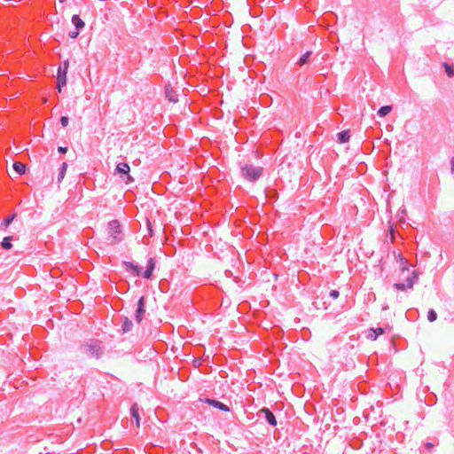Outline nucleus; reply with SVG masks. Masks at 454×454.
I'll use <instances>...</instances> for the list:
<instances>
[{"label": "nucleus", "mask_w": 454, "mask_h": 454, "mask_svg": "<svg viewBox=\"0 0 454 454\" xmlns=\"http://www.w3.org/2000/svg\"><path fill=\"white\" fill-rule=\"evenodd\" d=\"M80 348L82 353L97 359H98L104 353L102 341L94 339H90L84 342Z\"/></svg>", "instance_id": "obj_1"}, {"label": "nucleus", "mask_w": 454, "mask_h": 454, "mask_svg": "<svg viewBox=\"0 0 454 454\" xmlns=\"http://www.w3.org/2000/svg\"><path fill=\"white\" fill-rule=\"evenodd\" d=\"M263 173V168L253 164H245L240 168V176L248 182L257 181Z\"/></svg>", "instance_id": "obj_2"}, {"label": "nucleus", "mask_w": 454, "mask_h": 454, "mask_svg": "<svg viewBox=\"0 0 454 454\" xmlns=\"http://www.w3.org/2000/svg\"><path fill=\"white\" fill-rule=\"evenodd\" d=\"M108 230L111 239V244H117L122 239L121 225L117 220H113L108 223Z\"/></svg>", "instance_id": "obj_3"}, {"label": "nucleus", "mask_w": 454, "mask_h": 454, "mask_svg": "<svg viewBox=\"0 0 454 454\" xmlns=\"http://www.w3.org/2000/svg\"><path fill=\"white\" fill-rule=\"evenodd\" d=\"M418 279V274L416 273V271H412L404 283H395L393 287L398 291H406L408 289H412L414 285L417 283Z\"/></svg>", "instance_id": "obj_4"}, {"label": "nucleus", "mask_w": 454, "mask_h": 454, "mask_svg": "<svg viewBox=\"0 0 454 454\" xmlns=\"http://www.w3.org/2000/svg\"><path fill=\"white\" fill-rule=\"evenodd\" d=\"M129 166L126 162H121L116 166V172L120 175L121 179L129 184L133 181V178L129 175Z\"/></svg>", "instance_id": "obj_5"}, {"label": "nucleus", "mask_w": 454, "mask_h": 454, "mask_svg": "<svg viewBox=\"0 0 454 454\" xmlns=\"http://www.w3.org/2000/svg\"><path fill=\"white\" fill-rule=\"evenodd\" d=\"M145 313V298L141 296L137 301L136 309L135 319L137 323H141Z\"/></svg>", "instance_id": "obj_6"}, {"label": "nucleus", "mask_w": 454, "mask_h": 454, "mask_svg": "<svg viewBox=\"0 0 454 454\" xmlns=\"http://www.w3.org/2000/svg\"><path fill=\"white\" fill-rule=\"evenodd\" d=\"M123 265L125 270L133 276H140L142 273V269L131 262H123Z\"/></svg>", "instance_id": "obj_7"}, {"label": "nucleus", "mask_w": 454, "mask_h": 454, "mask_svg": "<svg viewBox=\"0 0 454 454\" xmlns=\"http://www.w3.org/2000/svg\"><path fill=\"white\" fill-rule=\"evenodd\" d=\"M204 402L220 411H230V408L226 404H224L223 403L217 401L215 399L205 398Z\"/></svg>", "instance_id": "obj_8"}, {"label": "nucleus", "mask_w": 454, "mask_h": 454, "mask_svg": "<svg viewBox=\"0 0 454 454\" xmlns=\"http://www.w3.org/2000/svg\"><path fill=\"white\" fill-rule=\"evenodd\" d=\"M386 333V328L377 327L368 329L367 338L371 340H376L380 335Z\"/></svg>", "instance_id": "obj_9"}, {"label": "nucleus", "mask_w": 454, "mask_h": 454, "mask_svg": "<svg viewBox=\"0 0 454 454\" xmlns=\"http://www.w3.org/2000/svg\"><path fill=\"white\" fill-rule=\"evenodd\" d=\"M155 264H156V262H155L154 258L151 257V258L148 259L147 265H146V270L143 273V277L145 278L150 279L152 278L153 272L154 268H155Z\"/></svg>", "instance_id": "obj_10"}, {"label": "nucleus", "mask_w": 454, "mask_h": 454, "mask_svg": "<svg viewBox=\"0 0 454 454\" xmlns=\"http://www.w3.org/2000/svg\"><path fill=\"white\" fill-rule=\"evenodd\" d=\"M261 412L264 414V417H265L266 421H267L270 426H272V427L277 426V419H276V417H275V415L273 414V412H272L270 409H268V408L264 407V408H262V409L261 410Z\"/></svg>", "instance_id": "obj_11"}, {"label": "nucleus", "mask_w": 454, "mask_h": 454, "mask_svg": "<svg viewBox=\"0 0 454 454\" xmlns=\"http://www.w3.org/2000/svg\"><path fill=\"white\" fill-rule=\"evenodd\" d=\"M67 74L66 70H62V67H59L57 82L59 92L61 91V87L67 84Z\"/></svg>", "instance_id": "obj_12"}, {"label": "nucleus", "mask_w": 454, "mask_h": 454, "mask_svg": "<svg viewBox=\"0 0 454 454\" xmlns=\"http://www.w3.org/2000/svg\"><path fill=\"white\" fill-rule=\"evenodd\" d=\"M132 327H133L132 321L127 317H123L122 325H121V333H127L130 332Z\"/></svg>", "instance_id": "obj_13"}, {"label": "nucleus", "mask_w": 454, "mask_h": 454, "mask_svg": "<svg viewBox=\"0 0 454 454\" xmlns=\"http://www.w3.org/2000/svg\"><path fill=\"white\" fill-rule=\"evenodd\" d=\"M72 23L78 31L82 30L85 27L84 21L80 18L78 14L72 16Z\"/></svg>", "instance_id": "obj_14"}, {"label": "nucleus", "mask_w": 454, "mask_h": 454, "mask_svg": "<svg viewBox=\"0 0 454 454\" xmlns=\"http://www.w3.org/2000/svg\"><path fill=\"white\" fill-rule=\"evenodd\" d=\"M139 407L137 403H133L130 408V414L136 419V425L138 427L140 426V417L138 414Z\"/></svg>", "instance_id": "obj_15"}, {"label": "nucleus", "mask_w": 454, "mask_h": 454, "mask_svg": "<svg viewBox=\"0 0 454 454\" xmlns=\"http://www.w3.org/2000/svg\"><path fill=\"white\" fill-rule=\"evenodd\" d=\"M165 96L170 102L176 103L178 101L176 92L168 86L165 87Z\"/></svg>", "instance_id": "obj_16"}, {"label": "nucleus", "mask_w": 454, "mask_h": 454, "mask_svg": "<svg viewBox=\"0 0 454 454\" xmlns=\"http://www.w3.org/2000/svg\"><path fill=\"white\" fill-rule=\"evenodd\" d=\"M338 136V142L340 144H344L348 142L350 138L349 131L348 130H342L337 134Z\"/></svg>", "instance_id": "obj_17"}, {"label": "nucleus", "mask_w": 454, "mask_h": 454, "mask_svg": "<svg viewBox=\"0 0 454 454\" xmlns=\"http://www.w3.org/2000/svg\"><path fill=\"white\" fill-rule=\"evenodd\" d=\"M13 169L17 172L19 175H23L26 173V165L20 161H15L12 165Z\"/></svg>", "instance_id": "obj_18"}, {"label": "nucleus", "mask_w": 454, "mask_h": 454, "mask_svg": "<svg viewBox=\"0 0 454 454\" xmlns=\"http://www.w3.org/2000/svg\"><path fill=\"white\" fill-rule=\"evenodd\" d=\"M311 54H312V52H311V51H307V52H305L304 54H302V55L300 57V59H299V60H298L297 64H298L299 66H301H301H303V65H305V64H307V63L309 62V58H310Z\"/></svg>", "instance_id": "obj_19"}, {"label": "nucleus", "mask_w": 454, "mask_h": 454, "mask_svg": "<svg viewBox=\"0 0 454 454\" xmlns=\"http://www.w3.org/2000/svg\"><path fill=\"white\" fill-rule=\"evenodd\" d=\"M392 111V106H383L378 110V115L380 117H385Z\"/></svg>", "instance_id": "obj_20"}, {"label": "nucleus", "mask_w": 454, "mask_h": 454, "mask_svg": "<svg viewBox=\"0 0 454 454\" xmlns=\"http://www.w3.org/2000/svg\"><path fill=\"white\" fill-rule=\"evenodd\" d=\"M2 245V247L4 249H6V250H9L12 247V237H4L3 239V241L1 243Z\"/></svg>", "instance_id": "obj_21"}, {"label": "nucleus", "mask_w": 454, "mask_h": 454, "mask_svg": "<svg viewBox=\"0 0 454 454\" xmlns=\"http://www.w3.org/2000/svg\"><path fill=\"white\" fill-rule=\"evenodd\" d=\"M15 217H16V214H12V215H8L3 221V223H1V226H4V228L8 227L12 223V221L15 219Z\"/></svg>", "instance_id": "obj_22"}, {"label": "nucleus", "mask_w": 454, "mask_h": 454, "mask_svg": "<svg viewBox=\"0 0 454 454\" xmlns=\"http://www.w3.org/2000/svg\"><path fill=\"white\" fill-rule=\"evenodd\" d=\"M67 168V164L66 162H63L61 165V168H59V176H58L59 181H60L64 178V176L66 175Z\"/></svg>", "instance_id": "obj_23"}, {"label": "nucleus", "mask_w": 454, "mask_h": 454, "mask_svg": "<svg viewBox=\"0 0 454 454\" xmlns=\"http://www.w3.org/2000/svg\"><path fill=\"white\" fill-rule=\"evenodd\" d=\"M437 319V313L434 309H430L427 312V320L429 322H434Z\"/></svg>", "instance_id": "obj_24"}, {"label": "nucleus", "mask_w": 454, "mask_h": 454, "mask_svg": "<svg viewBox=\"0 0 454 454\" xmlns=\"http://www.w3.org/2000/svg\"><path fill=\"white\" fill-rule=\"evenodd\" d=\"M444 67H445L446 74L449 77H452L454 75V67L450 66V65H448V64H444Z\"/></svg>", "instance_id": "obj_25"}, {"label": "nucleus", "mask_w": 454, "mask_h": 454, "mask_svg": "<svg viewBox=\"0 0 454 454\" xmlns=\"http://www.w3.org/2000/svg\"><path fill=\"white\" fill-rule=\"evenodd\" d=\"M405 215H406V209L404 207H401L397 213L400 222H405V218H404Z\"/></svg>", "instance_id": "obj_26"}, {"label": "nucleus", "mask_w": 454, "mask_h": 454, "mask_svg": "<svg viewBox=\"0 0 454 454\" xmlns=\"http://www.w3.org/2000/svg\"><path fill=\"white\" fill-rule=\"evenodd\" d=\"M146 226H147L149 236L153 237L154 233H153L152 223L149 219H146Z\"/></svg>", "instance_id": "obj_27"}, {"label": "nucleus", "mask_w": 454, "mask_h": 454, "mask_svg": "<svg viewBox=\"0 0 454 454\" xmlns=\"http://www.w3.org/2000/svg\"><path fill=\"white\" fill-rule=\"evenodd\" d=\"M60 123L63 127H67L69 123V118L67 116H62L60 118Z\"/></svg>", "instance_id": "obj_28"}, {"label": "nucleus", "mask_w": 454, "mask_h": 454, "mask_svg": "<svg viewBox=\"0 0 454 454\" xmlns=\"http://www.w3.org/2000/svg\"><path fill=\"white\" fill-rule=\"evenodd\" d=\"M329 296L333 299H337L340 296V293L338 290H332L329 294Z\"/></svg>", "instance_id": "obj_29"}, {"label": "nucleus", "mask_w": 454, "mask_h": 454, "mask_svg": "<svg viewBox=\"0 0 454 454\" xmlns=\"http://www.w3.org/2000/svg\"><path fill=\"white\" fill-rule=\"evenodd\" d=\"M79 33H80V31H78V29L75 28L74 31H71L69 33V37L72 38V39H74V38H76L79 35Z\"/></svg>", "instance_id": "obj_30"}, {"label": "nucleus", "mask_w": 454, "mask_h": 454, "mask_svg": "<svg viewBox=\"0 0 454 454\" xmlns=\"http://www.w3.org/2000/svg\"><path fill=\"white\" fill-rule=\"evenodd\" d=\"M58 151H59V153H66L67 152V147H64V146H59V147L58 148Z\"/></svg>", "instance_id": "obj_31"}, {"label": "nucleus", "mask_w": 454, "mask_h": 454, "mask_svg": "<svg viewBox=\"0 0 454 454\" xmlns=\"http://www.w3.org/2000/svg\"><path fill=\"white\" fill-rule=\"evenodd\" d=\"M68 66H69L68 61L67 60L65 61L63 64V67H62V70H66V73H67Z\"/></svg>", "instance_id": "obj_32"}, {"label": "nucleus", "mask_w": 454, "mask_h": 454, "mask_svg": "<svg viewBox=\"0 0 454 454\" xmlns=\"http://www.w3.org/2000/svg\"><path fill=\"white\" fill-rule=\"evenodd\" d=\"M68 66H69L68 61L67 60L65 61L63 64V67H62V70H66V73H67Z\"/></svg>", "instance_id": "obj_33"}, {"label": "nucleus", "mask_w": 454, "mask_h": 454, "mask_svg": "<svg viewBox=\"0 0 454 454\" xmlns=\"http://www.w3.org/2000/svg\"><path fill=\"white\" fill-rule=\"evenodd\" d=\"M68 66H69L68 61L67 60L65 61L63 64V67H62V70H66V73H67Z\"/></svg>", "instance_id": "obj_34"}, {"label": "nucleus", "mask_w": 454, "mask_h": 454, "mask_svg": "<svg viewBox=\"0 0 454 454\" xmlns=\"http://www.w3.org/2000/svg\"><path fill=\"white\" fill-rule=\"evenodd\" d=\"M450 171L451 173L454 175V157H452L451 160H450Z\"/></svg>", "instance_id": "obj_35"}, {"label": "nucleus", "mask_w": 454, "mask_h": 454, "mask_svg": "<svg viewBox=\"0 0 454 454\" xmlns=\"http://www.w3.org/2000/svg\"><path fill=\"white\" fill-rule=\"evenodd\" d=\"M426 446H427V448L428 450H431V449L434 447V444H433V443H431V442H427V443L426 444Z\"/></svg>", "instance_id": "obj_36"}, {"label": "nucleus", "mask_w": 454, "mask_h": 454, "mask_svg": "<svg viewBox=\"0 0 454 454\" xmlns=\"http://www.w3.org/2000/svg\"><path fill=\"white\" fill-rule=\"evenodd\" d=\"M390 231H391L392 233L394 232L393 227L390 228Z\"/></svg>", "instance_id": "obj_37"}, {"label": "nucleus", "mask_w": 454, "mask_h": 454, "mask_svg": "<svg viewBox=\"0 0 454 454\" xmlns=\"http://www.w3.org/2000/svg\"><path fill=\"white\" fill-rule=\"evenodd\" d=\"M65 1H66V0H59V2H60V3H63V2H65Z\"/></svg>", "instance_id": "obj_38"}]
</instances>
